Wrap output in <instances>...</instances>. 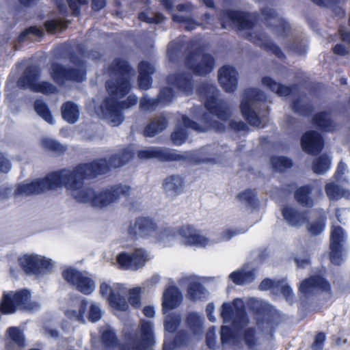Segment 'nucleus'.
Masks as SVG:
<instances>
[{
  "label": "nucleus",
  "mask_w": 350,
  "mask_h": 350,
  "mask_svg": "<svg viewBox=\"0 0 350 350\" xmlns=\"http://www.w3.org/2000/svg\"><path fill=\"white\" fill-rule=\"evenodd\" d=\"M44 26L46 30L53 33L57 29H62L66 27V25L61 20H52L45 22Z\"/></svg>",
  "instance_id": "obj_63"
},
{
  "label": "nucleus",
  "mask_w": 350,
  "mask_h": 350,
  "mask_svg": "<svg viewBox=\"0 0 350 350\" xmlns=\"http://www.w3.org/2000/svg\"><path fill=\"white\" fill-rule=\"evenodd\" d=\"M139 159L154 158L160 162L179 161L183 165H194L202 163H216L213 158L200 159V154H137Z\"/></svg>",
  "instance_id": "obj_9"
},
{
  "label": "nucleus",
  "mask_w": 350,
  "mask_h": 350,
  "mask_svg": "<svg viewBox=\"0 0 350 350\" xmlns=\"http://www.w3.org/2000/svg\"><path fill=\"white\" fill-rule=\"evenodd\" d=\"M18 264L25 273L39 275L42 271H51L53 265L51 260L38 255L25 254L18 258Z\"/></svg>",
  "instance_id": "obj_11"
},
{
  "label": "nucleus",
  "mask_w": 350,
  "mask_h": 350,
  "mask_svg": "<svg viewBox=\"0 0 350 350\" xmlns=\"http://www.w3.org/2000/svg\"><path fill=\"white\" fill-rule=\"evenodd\" d=\"M6 338L10 340L5 343L6 350H10L11 342L16 345L19 348H23L25 346V337L23 331L18 327H10L5 333Z\"/></svg>",
  "instance_id": "obj_28"
},
{
  "label": "nucleus",
  "mask_w": 350,
  "mask_h": 350,
  "mask_svg": "<svg viewBox=\"0 0 350 350\" xmlns=\"http://www.w3.org/2000/svg\"><path fill=\"white\" fill-rule=\"evenodd\" d=\"M62 275L67 283L75 286L83 295H90L95 289L94 281L75 268H66L62 271Z\"/></svg>",
  "instance_id": "obj_8"
},
{
  "label": "nucleus",
  "mask_w": 350,
  "mask_h": 350,
  "mask_svg": "<svg viewBox=\"0 0 350 350\" xmlns=\"http://www.w3.org/2000/svg\"><path fill=\"white\" fill-rule=\"evenodd\" d=\"M185 43V38H178L169 43L167 46V55L170 61L175 62L181 56V51Z\"/></svg>",
  "instance_id": "obj_33"
},
{
  "label": "nucleus",
  "mask_w": 350,
  "mask_h": 350,
  "mask_svg": "<svg viewBox=\"0 0 350 350\" xmlns=\"http://www.w3.org/2000/svg\"><path fill=\"white\" fill-rule=\"evenodd\" d=\"M271 163L273 170L280 172L293 166V161L291 159L283 156L276 157L275 154L271 158Z\"/></svg>",
  "instance_id": "obj_36"
},
{
  "label": "nucleus",
  "mask_w": 350,
  "mask_h": 350,
  "mask_svg": "<svg viewBox=\"0 0 350 350\" xmlns=\"http://www.w3.org/2000/svg\"><path fill=\"white\" fill-rule=\"evenodd\" d=\"M246 36L255 45L271 52L278 58L282 59L284 57V55L281 49L272 42L266 33H260L256 34L255 33H249L246 34Z\"/></svg>",
  "instance_id": "obj_18"
},
{
  "label": "nucleus",
  "mask_w": 350,
  "mask_h": 350,
  "mask_svg": "<svg viewBox=\"0 0 350 350\" xmlns=\"http://www.w3.org/2000/svg\"><path fill=\"white\" fill-rule=\"evenodd\" d=\"M291 107L294 112L302 116L307 115L312 111L311 105L305 99L294 100Z\"/></svg>",
  "instance_id": "obj_45"
},
{
  "label": "nucleus",
  "mask_w": 350,
  "mask_h": 350,
  "mask_svg": "<svg viewBox=\"0 0 350 350\" xmlns=\"http://www.w3.org/2000/svg\"><path fill=\"white\" fill-rule=\"evenodd\" d=\"M313 186L305 185L298 187L294 192L295 200L302 206L311 208L314 205V200L311 197Z\"/></svg>",
  "instance_id": "obj_27"
},
{
  "label": "nucleus",
  "mask_w": 350,
  "mask_h": 350,
  "mask_svg": "<svg viewBox=\"0 0 350 350\" xmlns=\"http://www.w3.org/2000/svg\"><path fill=\"white\" fill-rule=\"evenodd\" d=\"M190 342V336L185 330L178 331L173 340V345L176 347H186Z\"/></svg>",
  "instance_id": "obj_53"
},
{
  "label": "nucleus",
  "mask_w": 350,
  "mask_h": 350,
  "mask_svg": "<svg viewBox=\"0 0 350 350\" xmlns=\"http://www.w3.org/2000/svg\"><path fill=\"white\" fill-rule=\"evenodd\" d=\"M280 286V282H275L270 278H265L261 281L258 286V288L260 291H268L269 289L279 288Z\"/></svg>",
  "instance_id": "obj_64"
},
{
  "label": "nucleus",
  "mask_w": 350,
  "mask_h": 350,
  "mask_svg": "<svg viewBox=\"0 0 350 350\" xmlns=\"http://www.w3.org/2000/svg\"><path fill=\"white\" fill-rule=\"evenodd\" d=\"M262 16L265 25L271 28L276 38L284 47L289 51L302 55L306 52V41L291 25L282 17L278 16L270 8L262 10Z\"/></svg>",
  "instance_id": "obj_4"
},
{
  "label": "nucleus",
  "mask_w": 350,
  "mask_h": 350,
  "mask_svg": "<svg viewBox=\"0 0 350 350\" xmlns=\"http://www.w3.org/2000/svg\"><path fill=\"white\" fill-rule=\"evenodd\" d=\"M100 339L105 348L109 349L118 347L120 349L121 343L119 342L116 333L112 329L109 328L104 330L101 334Z\"/></svg>",
  "instance_id": "obj_34"
},
{
  "label": "nucleus",
  "mask_w": 350,
  "mask_h": 350,
  "mask_svg": "<svg viewBox=\"0 0 350 350\" xmlns=\"http://www.w3.org/2000/svg\"><path fill=\"white\" fill-rule=\"evenodd\" d=\"M88 306V301L83 299L81 301L79 304V310L77 311L75 310H68V316L69 317H74L78 321L83 323L85 322V312L87 310Z\"/></svg>",
  "instance_id": "obj_47"
},
{
  "label": "nucleus",
  "mask_w": 350,
  "mask_h": 350,
  "mask_svg": "<svg viewBox=\"0 0 350 350\" xmlns=\"http://www.w3.org/2000/svg\"><path fill=\"white\" fill-rule=\"evenodd\" d=\"M141 293L140 287H135L129 291L128 301L131 306L134 308L141 307Z\"/></svg>",
  "instance_id": "obj_49"
},
{
  "label": "nucleus",
  "mask_w": 350,
  "mask_h": 350,
  "mask_svg": "<svg viewBox=\"0 0 350 350\" xmlns=\"http://www.w3.org/2000/svg\"><path fill=\"white\" fill-rule=\"evenodd\" d=\"M42 36V31L40 29L31 27L24 31H23L18 37V42H21L27 39L33 40L34 36L41 37Z\"/></svg>",
  "instance_id": "obj_55"
},
{
  "label": "nucleus",
  "mask_w": 350,
  "mask_h": 350,
  "mask_svg": "<svg viewBox=\"0 0 350 350\" xmlns=\"http://www.w3.org/2000/svg\"><path fill=\"white\" fill-rule=\"evenodd\" d=\"M72 65L64 66L53 63L50 75L52 79L59 85H66L68 82H81L85 79V66L84 62L75 56L70 58Z\"/></svg>",
  "instance_id": "obj_7"
},
{
  "label": "nucleus",
  "mask_w": 350,
  "mask_h": 350,
  "mask_svg": "<svg viewBox=\"0 0 350 350\" xmlns=\"http://www.w3.org/2000/svg\"><path fill=\"white\" fill-rule=\"evenodd\" d=\"M185 64L194 74L204 77L213 70L215 59L208 53H191L187 56Z\"/></svg>",
  "instance_id": "obj_10"
},
{
  "label": "nucleus",
  "mask_w": 350,
  "mask_h": 350,
  "mask_svg": "<svg viewBox=\"0 0 350 350\" xmlns=\"http://www.w3.org/2000/svg\"><path fill=\"white\" fill-rule=\"evenodd\" d=\"M139 19L148 23L158 24L164 20V16L160 13H154L150 10L142 12L139 14Z\"/></svg>",
  "instance_id": "obj_44"
},
{
  "label": "nucleus",
  "mask_w": 350,
  "mask_h": 350,
  "mask_svg": "<svg viewBox=\"0 0 350 350\" xmlns=\"http://www.w3.org/2000/svg\"><path fill=\"white\" fill-rule=\"evenodd\" d=\"M235 337V333L229 326H222L221 328V342L222 344H226Z\"/></svg>",
  "instance_id": "obj_60"
},
{
  "label": "nucleus",
  "mask_w": 350,
  "mask_h": 350,
  "mask_svg": "<svg viewBox=\"0 0 350 350\" xmlns=\"http://www.w3.org/2000/svg\"><path fill=\"white\" fill-rule=\"evenodd\" d=\"M180 291L176 286L167 287L163 295L162 309L164 312L176 308L182 302Z\"/></svg>",
  "instance_id": "obj_21"
},
{
  "label": "nucleus",
  "mask_w": 350,
  "mask_h": 350,
  "mask_svg": "<svg viewBox=\"0 0 350 350\" xmlns=\"http://www.w3.org/2000/svg\"><path fill=\"white\" fill-rule=\"evenodd\" d=\"M325 191L326 195L330 200L338 199L341 196L340 187L334 183L326 184Z\"/></svg>",
  "instance_id": "obj_58"
},
{
  "label": "nucleus",
  "mask_w": 350,
  "mask_h": 350,
  "mask_svg": "<svg viewBox=\"0 0 350 350\" xmlns=\"http://www.w3.org/2000/svg\"><path fill=\"white\" fill-rule=\"evenodd\" d=\"M329 258L332 263L340 265L342 262V245H330Z\"/></svg>",
  "instance_id": "obj_52"
},
{
  "label": "nucleus",
  "mask_w": 350,
  "mask_h": 350,
  "mask_svg": "<svg viewBox=\"0 0 350 350\" xmlns=\"http://www.w3.org/2000/svg\"><path fill=\"white\" fill-rule=\"evenodd\" d=\"M243 339L246 345L250 348L254 347L256 342V329L254 327H248L243 332Z\"/></svg>",
  "instance_id": "obj_59"
},
{
  "label": "nucleus",
  "mask_w": 350,
  "mask_h": 350,
  "mask_svg": "<svg viewBox=\"0 0 350 350\" xmlns=\"http://www.w3.org/2000/svg\"><path fill=\"white\" fill-rule=\"evenodd\" d=\"M314 290L331 294L332 286L329 281L320 274H314L303 280L299 286V291L306 297Z\"/></svg>",
  "instance_id": "obj_14"
},
{
  "label": "nucleus",
  "mask_w": 350,
  "mask_h": 350,
  "mask_svg": "<svg viewBox=\"0 0 350 350\" xmlns=\"http://www.w3.org/2000/svg\"><path fill=\"white\" fill-rule=\"evenodd\" d=\"M323 144V139L321 135L314 131L305 133L301 138L302 148L308 153L319 152Z\"/></svg>",
  "instance_id": "obj_20"
},
{
  "label": "nucleus",
  "mask_w": 350,
  "mask_h": 350,
  "mask_svg": "<svg viewBox=\"0 0 350 350\" xmlns=\"http://www.w3.org/2000/svg\"><path fill=\"white\" fill-rule=\"evenodd\" d=\"M344 239L343 228L340 226H334L330 234V245H342Z\"/></svg>",
  "instance_id": "obj_48"
},
{
  "label": "nucleus",
  "mask_w": 350,
  "mask_h": 350,
  "mask_svg": "<svg viewBox=\"0 0 350 350\" xmlns=\"http://www.w3.org/2000/svg\"><path fill=\"white\" fill-rule=\"evenodd\" d=\"M229 278L236 285L242 286L246 284L252 283L256 278L255 271L237 270L232 271Z\"/></svg>",
  "instance_id": "obj_30"
},
{
  "label": "nucleus",
  "mask_w": 350,
  "mask_h": 350,
  "mask_svg": "<svg viewBox=\"0 0 350 350\" xmlns=\"http://www.w3.org/2000/svg\"><path fill=\"white\" fill-rule=\"evenodd\" d=\"M172 19L174 22L185 24V29L187 31H191L194 29L196 27L201 25V24L196 21L191 16H185L183 14H173Z\"/></svg>",
  "instance_id": "obj_42"
},
{
  "label": "nucleus",
  "mask_w": 350,
  "mask_h": 350,
  "mask_svg": "<svg viewBox=\"0 0 350 350\" xmlns=\"http://www.w3.org/2000/svg\"><path fill=\"white\" fill-rule=\"evenodd\" d=\"M320 157L312 162V170L317 174H325L330 167L331 161L326 156L327 154H319Z\"/></svg>",
  "instance_id": "obj_35"
},
{
  "label": "nucleus",
  "mask_w": 350,
  "mask_h": 350,
  "mask_svg": "<svg viewBox=\"0 0 350 350\" xmlns=\"http://www.w3.org/2000/svg\"><path fill=\"white\" fill-rule=\"evenodd\" d=\"M148 347L150 346L145 344L142 340L133 338L129 342L121 343L120 350H146Z\"/></svg>",
  "instance_id": "obj_46"
},
{
  "label": "nucleus",
  "mask_w": 350,
  "mask_h": 350,
  "mask_svg": "<svg viewBox=\"0 0 350 350\" xmlns=\"http://www.w3.org/2000/svg\"><path fill=\"white\" fill-rule=\"evenodd\" d=\"M314 122L320 129L325 131H330L334 127V122L330 119L329 115L325 112L317 114L314 118Z\"/></svg>",
  "instance_id": "obj_39"
},
{
  "label": "nucleus",
  "mask_w": 350,
  "mask_h": 350,
  "mask_svg": "<svg viewBox=\"0 0 350 350\" xmlns=\"http://www.w3.org/2000/svg\"><path fill=\"white\" fill-rule=\"evenodd\" d=\"M116 261L120 269L136 271L145 265L147 255L142 249H136L131 254L120 252L117 256Z\"/></svg>",
  "instance_id": "obj_12"
},
{
  "label": "nucleus",
  "mask_w": 350,
  "mask_h": 350,
  "mask_svg": "<svg viewBox=\"0 0 350 350\" xmlns=\"http://www.w3.org/2000/svg\"><path fill=\"white\" fill-rule=\"evenodd\" d=\"M168 124L166 117L163 115L158 116L152 119L144 131L146 137H154L164 131Z\"/></svg>",
  "instance_id": "obj_26"
},
{
  "label": "nucleus",
  "mask_w": 350,
  "mask_h": 350,
  "mask_svg": "<svg viewBox=\"0 0 350 350\" xmlns=\"http://www.w3.org/2000/svg\"><path fill=\"white\" fill-rule=\"evenodd\" d=\"M110 306L114 309L126 312L129 309V304L126 299L119 293H111L108 297Z\"/></svg>",
  "instance_id": "obj_37"
},
{
  "label": "nucleus",
  "mask_w": 350,
  "mask_h": 350,
  "mask_svg": "<svg viewBox=\"0 0 350 350\" xmlns=\"http://www.w3.org/2000/svg\"><path fill=\"white\" fill-rule=\"evenodd\" d=\"M141 340L151 347L154 344L152 325L150 321H144L141 325Z\"/></svg>",
  "instance_id": "obj_38"
},
{
  "label": "nucleus",
  "mask_w": 350,
  "mask_h": 350,
  "mask_svg": "<svg viewBox=\"0 0 350 350\" xmlns=\"http://www.w3.org/2000/svg\"><path fill=\"white\" fill-rule=\"evenodd\" d=\"M34 109L36 113L46 122L52 124L53 123V116L46 105L42 100H37L34 103Z\"/></svg>",
  "instance_id": "obj_41"
},
{
  "label": "nucleus",
  "mask_w": 350,
  "mask_h": 350,
  "mask_svg": "<svg viewBox=\"0 0 350 350\" xmlns=\"http://www.w3.org/2000/svg\"><path fill=\"white\" fill-rule=\"evenodd\" d=\"M167 82L185 95H190L193 91V80L192 75L189 72H178L170 75L167 77Z\"/></svg>",
  "instance_id": "obj_16"
},
{
  "label": "nucleus",
  "mask_w": 350,
  "mask_h": 350,
  "mask_svg": "<svg viewBox=\"0 0 350 350\" xmlns=\"http://www.w3.org/2000/svg\"><path fill=\"white\" fill-rule=\"evenodd\" d=\"M262 84L280 96H288L292 92L291 87L281 85L269 77L262 79Z\"/></svg>",
  "instance_id": "obj_31"
},
{
  "label": "nucleus",
  "mask_w": 350,
  "mask_h": 350,
  "mask_svg": "<svg viewBox=\"0 0 350 350\" xmlns=\"http://www.w3.org/2000/svg\"><path fill=\"white\" fill-rule=\"evenodd\" d=\"M138 83L140 89L148 90L151 87L152 79L150 75L155 72L154 66L147 61L139 64Z\"/></svg>",
  "instance_id": "obj_23"
},
{
  "label": "nucleus",
  "mask_w": 350,
  "mask_h": 350,
  "mask_svg": "<svg viewBox=\"0 0 350 350\" xmlns=\"http://www.w3.org/2000/svg\"><path fill=\"white\" fill-rule=\"evenodd\" d=\"M41 146L46 150L58 153L64 152L67 150L66 146L60 144L57 140L52 138L42 139Z\"/></svg>",
  "instance_id": "obj_40"
},
{
  "label": "nucleus",
  "mask_w": 350,
  "mask_h": 350,
  "mask_svg": "<svg viewBox=\"0 0 350 350\" xmlns=\"http://www.w3.org/2000/svg\"><path fill=\"white\" fill-rule=\"evenodd\" d=\"M237 198L252 207L256 206L257 204L256 193L251 189H247L240 192L237 194Z\"/></svg>",
  "instance_id": "obj_43"
},
{
  "label": "nucleus",
  "mask_w": 350,
  "mask_h": 350,
  "mask_svg": "<svg viewBox=\"0 0 350 350\" xmlns=\"http://www.w3.org/2000/svg\"><path fill=\"white\" fill-rule=\"evenodd\" d=\"M173 97L172 90L169 88H165L160 91L157 98L160 103L166 105L172 101Z\"/></svg>",
  "instance_id": "obj_62"
},
{
  "label": "nucleus",
  "mask_w": 350,
  "mask_h": 350,
  "mask_svg": "<svg viewBox=\"0 0 350 350\" xmlns=\"http://www.w3.org/2000/svg\"><path fill=\"white\" fill-rule=\"evenodd\" d=\"M61 112L63 119L70 124L75 123L79 118V106L73 102L64 103L61 107Z\"/></svg>",
  "instance_id": "obj_29"
},
{
  "label": "nucleus",
  "mask_w": 350,
  "mask_h": 350,
  "mask_svg": "<svg viewBox=\"0 0 350 350\" xmlns=\"http://www.w3.org/2000/svg\"><path fill=\"white\" fill-rule=\"evenodd\" d=\"M180 323L178 317L174 315L169 316L164 321V327L170 333H174Z\"/></svg>",
  "instance_id": "obj_56"
},
{
  "label": "nucleus",
  "mask_w": 350,
  "mask_h": 350,
  "mask_svg": "<svg viewBox=\"0 0 350 350\" xmlns=\"http://www.w3.org/2000/svg\"><path fill=\"white\" fill-rule=\"evenodd\" d=\"M163 187L168 196H177L183 191L184 180L178 175H171L163 180Z\"/></svg>",
  "instance_id": "obj_25"
},
{
  "label": "nucleus",
  "mask_w": 350,
  "mask_h": 350,
  "mask_svg": "<svg viewBox=\"0 0 350 350\" xmlns=\"http://www.w3.org/2000/svg\"><path fill=\"white\" fill-rule=\"evenodd\" d=\"M159 103H160L158 100V98L157 99H153L144 96L140 100L139 107L143 110L152 111L156 109Z\"/></svg>",
  "instance_id": "obj_57"
},
{
  "label": "nucleus",
  "mask_w": 350,
  "mask_h": 350,
  "mask_svg": "<svg viewBox=\"0 0 350 350\" xmlns=\"http://www.w3.org/2000/svg\"><path fill=\"white\" fill-rule=\"evenodd\" d=\"M206 292V290L202 283L191 282L187 286V297L189 300L196 301L205 298Z\"/></svg>",
  "instance_id": "obj_32"
},
{
  "label": "nucleus",
  "mask_w": 350,
  "mask_h": 350,
  "mask_svg": "<svg viewBox=\"0 0 350 350\" xmlns=\"http://www.w3.org/2000/svg\"><path fill=\"white\" fill-rule=\"evenodd\" d=\"M281 212L284 219L291 226H300L308 220L306 212L300 211L288 205L284 206Z\"/></svg>",
  "instance_id": "obj_22"
},
{
  "label": "nucleus",
  "mask_w": 350,
  "mask_h": 350,
  "mask_svg": "<svg viewBox=\"0 0 350 350\" xmlns=\"http://www.w3.org/2000/svg\"><path fill=\"white\" fill-rule=\"evenodd\" d=\"M178 232L187 245L205 247L208 243V239L198 234L191 225H183L179 228Z\"/></svg>",
  "instance_id": "obj_17"
},
{
  "label": "nucleus",
  "mask_w": 350,
  "mask_h": 350,
  "mask_svg": "<svg viewBox=\"0 0 350 350\" xmlns=\"http://www.w3.org/2000/svg\"><path fill=\"white\" fill-rule=\"evenodd\" d=\"M135 156V154H111L109 161L100 159L90 163H79L72 170L63 168L49 173L43 178L19 185L14 193L29 196L64 187L68 190L77 191L73 194L77 202L89 203L94 207L103 208L116 202L121 196H129L131 187L120 184L97 193L90 187L82 189L84 180L105 174L111 168L122 167Z\"/></svg>",
  "instance_id": "obj_1"
},
{
  "label": "nucleus",
  "mask_w": 350,
  "mask_h": 350,
  "mask_svg": "<svg viewBox=\"0 0 350 350\" xmlns=\"http://www.w3.org/2000/svg\"><path fill=\"white\" fill-rule=\"evenodd\" d=\"M39 305L31 300V291L27 288L3 292L0 299V312L4 315L20 311L37 310Z\"/></svg>",
  "instance_id": "obj_6"
},
{
  "label": "nucleus",
  "mask_w": 350,
  "mask_h": 350,
  "mask_svg": "<svg viewBox=\"0 0 350 350\" xmlns=\"http://www.w3.org/2000/svg\"><path fill=\"white\" fill-rule=\"evenodd\" d=\"M200 95L206 97L205 107L208 112L203 115L204 126L191 120L186 116H183L175 126L171 135L172 141L175 145H181L188 136L187 129H191L196 131L204 132L206 129H213L217 132H223L226 129L224 123L213 120L211 115L222 121H226L231 115L229 104L218 98L219 90L211 81L203 82L198 88Z\"/></svg>",
  "instance_id": "obj_3"
},
{
  "label": "nucleus",
  "mask_w": 350,
  "mask_h": 350,
  "mask_svg": "<svg viewBox=\"0 0 350 350\" xmlns=\"http://www.w3.org/2000/svg\"><path fill=\"white\" fill-rule=\"evenodd\" d=\"M239 73L235 68L226 65L218 70V81L221 88L228 93H232L238 87Z\"/></svg>",
  "instance_id": "obj_15"
},
{
  "label": "nucleus",
  "mask_w": 350,
  "mask_h": 350,
  "mask_svg": "<svg viewBox=\"0 0 350 350\" xmlns=\"http://www.w3.org/2000/svg\"><path fill=\"white\" fill-rule=\"evenodd\" d=\"M107 72L111 77L106 82L109 96L103 101L100 110L105 118L113 126H117L124 119L122 110L129 109L137 103V98L135 95L129 96L125 100L120 103L118 100L131 90L130 77L134 76L135 70L125 59L116 58L109 65Z\"/></svg>",
  "instance_id": "obj_2"
},
{
  "label": "nucleus",
  "mask_w": 350,
  "mask_h": 350,
  "mask_svg": "<svg viewBox=\"0 0 350 350\" xmlns=\"http://www.w3.org/2000/svg\"><path fill=\"white\" fill-rule=\"evenodd\" d=\"M102 312L100 308L94 304H92L90 306L88 319L89 321L95 323L101 319Z\"/></svg>",
  "instance_id": "obj_61"
},
{
  "label": "nucleus",
  "mask_w": 350,
  "mask_h": 350,
  "mask_svg": "<svg viewBox=\"0 0 350 350\" xmlns=\"http://www.w3.org/2000/svg\"><path fill=\"white\" fill-rule=\"evenodd\" d=\"M265 100V94L258 88H250L245 91L240 108L248 124L256 127L264 126V114H261L260 109Z\"/></svg>",
  "instance_id": "obj_5"
},
{
  "label": "nucleus",
  "mask_w": 350,
  "mask_h": 350,
  "mask_svg": "<svg viewBox=\"0 0 350 350\" xmlns=\"http://www.w3.org/2000/svg\"><path fill=\"white\" fill-rule=\"evenodd\" d=\"M40 76V71L38 66L31 65L27 67L23 75L17 81V85L23 89H33L36 81Z\"/></svg>",
  "instance_id": "obj_24"
},
{
  "label": "nucleus",
  "mask_w": 350,
  "mask_h": 350,
  "mask_svg": "<svg viewBox=\"0 0 350 350\" xmlns=\"http://www.w3.org/2000/svg\"><path fill=\"white\" fill-rule=\"evenodd\" d=\"M157 229V225L149 217H138L133 224H131L128 232L131 238L137 239L138 237L146 238L152 236Z\"/></svg>",
  "instance_id": "obj_13"
},
{
  "label": "nucleus",
  "mask_w": 350,
  "mask_h": 350,
  "mask_svg": "<svg viewBox=\"0 0 350 350\" xmlns=\"http://www.w3.org/2000/svg\"><path fill=\"white\" fill-rule=\"evenodd\" d=\"M226 16L240 30L251 29L254 27L256 21L255 14L239 11H228L226 12Z\"/></svg>",
  "instance_id": "obj_19"
},
{
  "label": "nucleus",
  "mask_w": 350,
  "mask_h": 350,
  "mask_svg": "<svg viewBox=\"0 0 350 350\" xmlns=\"http://www.w3.org/2000/svg\"><path fill=\"white\" fill-rule=\"evenodd\" d=\"M326 218L325 217H321L315 221L310 224L308 227V231L312 235L320 234L325 228Z\"/></svg>",
  "instance_id": "obj_54"
},
{
  "label": "nucleus",
  "mask_w": 350,
  "mask_h": 350,
  "mask_svg": "<svg viewBox=\"0 0 350 350\" xmlns=\"http://www.w3.org/2000/svg\"><path fill=\"white\" fill-rule=\"evenodd\" d=\"M188 327L193 332L200 330L202 325L200 317L196 313H190L186 319Z\"/></svg>",
  "instance_id": "obj_51"
},
{
  "label": "nucleus",
  "mask_w": 350,
  "mask_h": 350,
  "mask_svg": "<svg viewBox=\"0 0 350 350\" xmlns=\"http://www.w3.org/2000/svg\"><path fill=\"white\" fill-rule=\"evenodd\" d=\"M31 91L49 94L57 92V88L49 82L43 81L36 83Z\"/></svg>",
  "instance_id": "obj_50"
}]
</instances>
